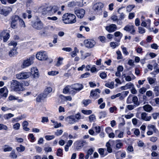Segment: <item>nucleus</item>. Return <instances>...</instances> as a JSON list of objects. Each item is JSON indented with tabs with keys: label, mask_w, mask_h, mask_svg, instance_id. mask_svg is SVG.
I'll return each instance as SVG.
<instances>
[{
	"label": "nucleus",
	"mask_w": 159,
	"mask_h": 159,
	"mask_svg": "<svg viewBox=\"0 0 159 159\" xmlns=\"http://www.w3.org/2000/svg\"><path fill=\"white\" fill-rule=\"evenodd\" d=\"M104 150L105 149L103 148H100L99 149L98 152L101 155H102L103 156H104L106 155L107 154H104Z\"/></svg>",
	"instance_id": "45"
},
{
	"label": "nucleus",
	"mask_w": 159,
	"mask_h": 159,
	"mask_svg": "<svg viewBox=\"0 0 159 159\" xmlns=\"http://www.w3.org/2000/svg\"><path fill=\"white\" fill-rule=\"evenodd\" d=\"M36 57L39 60H46L48 58V56L45 51H41L36 54Z\"/></svg>",
	"instance_id": "5"
},
{
	"label": "nucleus",
	"mask_w": 159,
	"mask_h": 159,
	"mask_svg": "<svg viewBox=\"0 0 159 159\" xmlns=\"http://www.w3.org/2000/svg\"><path fill=\"white\" fill-rule=\"evenodd\" d=\"M50 6L44 4L41 6L39 9V10L40 11L42 14L46 15L48 14L51 15Z\"/></svg>",
	"instance_id": "4"
},
{
	"label": "nucleus",
	"mask_w": 159,
	"mask_h": 159,
	"mask_svg": "<svg viewBox=\"0 0 159 159\" xmlns=\"http://www.w3.org/2000/svg\"><path fill=\"white\" fill-rule=\"evenodd\" d=\"M114 36L116 37H118V39H116L115 40L117 42H119L120 41V39L123 36V34L120 32L118 31L115 32L114 33Z\"/></svg>",
	"instance_id": "25"
},
{
	"label": "nucleus",
	"mask_w": 159,
	"mask_h": 159,
	"mask_svg": "<svg viewBox=\"0 0 159 159\" xmlns=\"http://www.w3.org/2000/svg\"><path fill=\"white\" fill-rule=\"evenodd\" d=\"M147 114L143 112L141 114V119L146 121H149L151 119V116H147Z\"/></svg>",
	"instance_id": "24"
},
{
	"label": "nucleus",
	"mask_w": 159,
	"mask_h": 159,
	"mask_svg": "<svg viewBox=\"0 0 159 159\" xmlns=\"http://www.w3.org/2000/svg\"><path fill=\"white\" fill-rule=\"evenodd\" d=\"M71 85L67 86L65 87L63 90V92L64 93H69L71 94V91H72Z\"/></svg>",
	"instance_id": "30"
},
{
	"label": "nucleus",
	"mask_w": 159,
	"mask_h": 159,
	"mask_svg": "<svg viewBox=\"0 0 159 159\" xmlns=\"http://www.w3.org/2000/svg\"><path fill=\"white\" fill-rule=\"evenodd\" d=\"M62 20L66 24H72L76 22V16L73 14L67 13L64 14L62 17Z\"/></svg>",
	"instance_id": "2"
},
{
	"label": "nucleus",
	"mask_w": 159,
	"mask_h": 159,
	"mask_svg": "<svg viewBox=\"0 0 159 159\" xmlns=\"http://www.w3.org/2000/svg\"><path fill=\"white\" fill-rule=\"evenodd\" d=\"M89 121L92 122L95 121L96 120V118L94 115L92 114L89 116Z\"/></svg>",
	"instance_id": "44"
},
{
	"label": "nucleus",
	"mask_w": 159,
	"mask_h": 159,
	"mask_svg": "<svg viewBox=\"0 0 159 159\" xmlns=\"http://www.w3.org/2000/svg\"><path fill=\"white\" fill-rule=\"evenodd\" d=\"M134 86V85L131 82H129L125 85V87L127 88V89L131 88Z\"/></svg>",
	"instance_id": "56"
},
{
	"label": "nucleus",
	"mask_w": 159,
	"mask_h": 159,
	"mask_svg": "<svg viewBox=\"0 0 159 159\" xmlns=\"http://www.w3.org/2000/svg\"><path fill=\"white\" fill-rule=\"evenodd\" d=\"M10 35L9 31L4 30L0 34V38L1 39H3L4 42H7L9 38Z\"/></svg>",
	"instance_id": "10"
},
{
	"label": "nucleus",
	"mask_w": 159,
	"mask_h": 159,
	"mask_svg": "<svg viewBox=\"0 0 159 159\" xmlns=\"http://www.w3.org/2000/svg\"><path fill=\"white\" fill-rule=\"evenodd\" d=\"M25 147L22 145H20L19 147L16 148V150L18 152H23L25 151Z\"/></svg>",
	"instance_id": "35"
},
{
	"label": "nucleus",
	"mask_w": 159,
	"mask_h": 159,
	"mask_svg": "<svg viewBox=\"0 0 159 159\" xmlns=\"http://www.w3.org/2000/svg\"><path fill=\"white\" fill-rule=\"evenodd\" d=\"M52 89L50 87L46 88L44 90V93L47 94V96L48 94L52 92Z\"/></svg>",
	"instance_id": "51"
},
{
	"label": "nucleus",
	"mask_w": 159,
	"mask_h": 159,
	"mask_svg": "<svg viewBox=\"0 0 159 159\" xmlns=\"http://www.w3.org/2000/svg\"><path fill=\"white\" fill-rule=\"evenodd\" d=\"M30 74L34 78L39 77V73L38 70L36 67H33L31 68Z\"/></svg>",
	"instance_id": "21"
},
{
	"label": "nucleus",
	"mask_w": 159,
	"mask_h": 159,
	"mask_svg": "<svg viewBox=\"0 0 159 159\" xmlns=\"http://www.w3.org/2000/svg\"><path fill=\"white\" fill-rule=\"evenodd\" d=\"M51 121L53 124L54 127L55 128H59L61 126V124L60 123H58L57 121L53 120H51Z\"/></svg>",
	"instance_id": "34"
},
{
	"label": "nucleus",
	"mask_w": 159,
	"mask_h": 159,
	"mask_svg": "<svg viewBox=\"0 0 159 159\" xmlns=\"http://www.w3.org/2000/svg\"><path fill=\"white\" fill-rule=\"evenodd\" d=\"M10 88L11 91L15 92L22 91L24 89L22 84L16 80H13L11 82Z\"/></svg>",
	"instance_id": "1"
},
{
	"label": "nucleus",
	"mask_w": 159,
	"mask_h": 159,
	"mask_svg": "<svg viewBox=\"0 0 159 159\" xmlns=\"http://www.w3.org/2000/svg\"><path fill=\"white\" fill-rule=\"evenodd\" d=\"M62 133L63 130L62 129H58L55 133V134L57 136H59L61 135L62 134Z\"/></svg>",
	"instance_id": "62"
},
{
	"label": "nucleus",
	"mask_w": 159,
	"mask_h": 159,
	"mask_svg": "<svg viewBox=\"0 0 159 159\" xmlns=\"http://www.w3.org/2000/svg\"><path fill=\"white\" fill-rule=\"evenodd\" d=\"M115 134L116 136L119 138H122L124 137V133L119 130H116L115 131Z\"/></svg>",
	"instance_id": "28"
},
{
	"label": "nucleus",
	"mask_w": 159,
	"mask_h": 159,
	"mask_svg": "<svg viewBox=\"0 0 159 159\" xmlns=\"http://www.w3.org/2000/svg\"><path fill=\"white\" fill-rule=\"evenodd\" d=\"M79 51V50L77 49V48L76 47H75L74 51L71 52L70 53L71 57H74L75 56H76L77 55V53H78Z\"/></svg>",
	"instance_id": "36"
},
{
	"label": "nucleus",
	"mask_w": 159,
	"mask_h": 159,
	"mask_svg": "<svg viewBox=\"0 0 159 159\" xmlns=\"http://www.w3.org/2000/svg\"><path fill=\"white\" fill-rule=\"evenodd\" d=\"M100 92L101 91L98 89L92 90L90 92V96L93 99L95 100L99 97Z\"/></svg>",
	"instance_id": "8"
},
{
	"label": "nucleus",
	"mask_w": 159,
	"mask_h": 159,
	"mask_svg": "<svg viewBox=\"0 0 159 159\" xmlns=\"http://www.w3.org/2000/svg\"><path fill=\"white\" fill-rule=\"evenodd\" d=\"M19 22L21 27L23 28H25V22L22 19L20 18V19H19Z\"/></svg>",
	"instance_id": "49"
},
{
	"label": "nucleus",
	"mask_w": 159,
	"mask_h": 159,
	"mask_svg": "<svg viewBox=\"0 0 159 159\" xmlns=\"http://www.w3.org/2000/svg\"><path fill=\"white\" fill-rule=\"evenodd\" d=\"M65 120L69 124H73L77 122L75 119V116L71 115L65 118Z\"/></svg>",
	"instance_id": "15"
},
{
	"label": "nucleus",
	"mask_w": 159,
	"mask_h": 159,
	"mask_svg": "<svg viewBox=\"0 0 159 159\" xmlns=\"http://www.w3.org/2000/svg\"><path fill=\"white\" fill-rule=\"evenodd\" d=\"M142 21L141 25L142 26L148 28H150L151 21L150 19H148L146 21L142 20Z\"/></svg>",
	"instance_id": "22"
},
{
	"label": "nucleus",
	"mask_w": 159,
	"mask_h": 159,
	"mask_svg": "<svg viewBox=\"0 0 159 159\" xmlns=\"http://www.w3.org/2000/svg\"><path fill=\"white\" fill-rule=\"evenodd\" d=\"M116 148L117 149H119L123 146V143L120 140H117L115 142Z\"/></svg>",
	"instance_id": "27"
},
{
	"label": "nucleus",
	"mask_w": 159,
	"mask_h": 159,
	"mask_svg": "<svg viewBox=\"0 0 159 159\" xmlns=\"http://www.w3.org/2000/svg\"><path fill=\"white\" fill-rule=\"evenodd\" d=\"M60 97L62 99L66 100L71 101L72 99L71 97L70 96H65L63 95H60Z\"/></svg>",
	"instance_id": "52"
},
{
	"label": "nucleus",
	"mask_w": 159,
	"mask_h": 159,
	"mask_svg": "<svg viewBox=\"0 0 159 159\" xmlns=\"http://www.w3.org/2000/svg\"><path fill=\"white\" fill-rule=\"evenodd\" d=\"M143 108L145 111L148 112H150L152 109V106L148 104L144 105Z\"/></svg>",
	"instance_id": "31"
},
{
	"label": "nucleus",
	"mask_w": 159,
	"mask_h": 159,
	"mask_svg": "<svg viewBox=\"0 0 159 159\" xmlns=\"http://www.w3.org/2000/svg\"><path fill=\"white\" fill-rule=\"evenodd\" d=\"M116 53L117 55V58L118 60H120L123 59V57L121 52L118 50L116 51Z\"/></svg>",
	"instance_id": "43"
},
{
	"label": "nucleus",
	"mask_w": 159,
	"mask_h": 159,
	"mask_svg": "<svg viewBox=\"0 0 159 159\" xmlns=\"http://www.w3.org/2000/svg\"><path fill=\"white\" fill-rule=\"evenodd\" d=\"M32 26L34 28L40 30L43 28V24L40 20H38L33 23Z\"/></svg>",
	"instance_id": "14"
},
{
	"label": "nucleus",
	"mask_w": 159,
	"mask_h": 159,
	"mask_svg": "<svg viewBox=\"0 0 159 159\" xmlns=\"http://www.w3.org/2000/svg\"><path fill=\"white\" fill-rule=\"evenodd\" d=\"M34 59V56H30L29 59L24 61L21 66L23 68H25L31 65L33 63V60Z\"/></svg>",
	"instance_id": "7"
},
{
	"label": "nucleus",
	"mask_w": 159,
	"mask_h": 159,
	"mask_svg": "<svg viewBox=\"0 0 159 159\" xmlns=\"http://www.w3.org/2000/svg\"><path fill=\"white\" fill-rule=\"evenodd\" d=\"M121 48L122 49L123 53L124 55L125 56H127L129 55V53L127 50V48L124 47L123 45H122L121 46Z\"/></svg>",
	"instance_id": "37"
},
{
	"label": "nucleus",
	"mask_w": 159,
	"mask_h": 159,
	"mask_svg": "<svg viewBox=\"0 0 159 159\" xmlns=\"http://www.w3.org/2000/svg\"><path fill=\"white\" fill-rule=\"evenodd\" d=\"M72 91H71V94L74 95L83 88V85L81 84H75L71 85Z\"/></svg>",
	"instance_id": "3"
},
{
	"label": "nucleus",
	"mask_w": 159,
	"mask_h": 159,
	"mask_svg": "<svg viewBox=\"0 0 159 159\" xmlns=\"http://www.w3.org/2000/svg\"><path fill=\"white\" fill-rule=\"evenodd\" d=\"M50 8L51 14L55 13L59 10L58 7L55 6H50Z\"/></svg>",
	"instance_id": "29"
},
{
	"label": "nucleus",
	"mask_w": 159,
	"mask_h": 159,
	"mask_svg": "<svg viewBox=\"0 0 159 159\" xmlns=\"http://www.w3.org/2000/svg\"><path fill=\"white\" fill-rule=\"evenodd\" d=\"M17 53L16 48H14L11 50L9 52V55L10 57L14 56L16 55Z\"/></svg>",
	"instance_id": "33"
},
{
	"label": "nucleus",
	"mask_w": 159,
	"mask_h": 159,
	"mask_svg": "<svg viewBox=\"0 0 159 159\" xmlns=\"http://www.w3.org/2000/svg\"><path fill=\"white\" fill-rule=\"evenodd\" d=\"M91 102V100L89 99L84 100H83L82 102L85 106L88 105Z\"/></svg>",
	"instance_id": "55"
},
{
	"label": "nucleus",
	"mask_w": 159,
	"mask_h": 159,
	"mask_svg": "<svg viewBox=\"0 0 159 159\" xmlns=\"http://www.w3.org/2000/svg\"><path fill=\"white\" fill-rule=\"evenodd\" d=\"M110 44L111 47L112 49H114L118 46L120 45V44L116 42H111L110 43Z\"/></svg>",
	"instance_id": "38"
},
{
	"label": "nucleus",
	"mask_w": 159,
	"mask_h": 159,
	"mask_svg": "<svg viewBox=\"0 0 159 159\" xmlns=\"http://www.w3.org/2000/svg\"><path fill=\"white\" fill-rule=\"evenodd\" d=\"M85 143V141L82 140H77L74 143V144L77 150H79L82 148L84 145V143Z\"/></svg>",
	"instance_id": "19"
},
{
	"label": "nucleus",
	"mask_w": 159,
	"mask_h": 159,
	"mask_svg": "<svg viewBox=\"0 0 159 159\" xmlns=\"http://www.w3.org/2000/svg\"><path fill=\"white\" fill-rule=\"evenodd\" d=\"M63 58L62 57H59L58 58L56 66H59L62 64V61Z\"/></svg>",
	"instance_id": "39"
},
{
	"label": "nucleus",
	"mask_w": 159,
	"mask_h": 159,
	"mask_svg": "<svg viewBox=\"0 0 159 159\" xmlns=\"http://www.w3.org/2000/svg\"><path fill=\"white\" fill-rule=\"evenodd\" d=\"M128 75H126L125 73H123L122 75V78H125L126 81L129 82L136 78L135 76L130 71L128 73Z\"/></svg>",
	"instance_id": "9"
},
{
	"label": "nucleus",
	"mask_w": 159,
	"mask_h": 159,
	"mask_svg": "<svg viewBox=\"0 0 159 159\" xmlns=\"http://www.w3.org/2000/svg\"><path fill=\"white\" fill-rule=\"evenodd\" d=\"M75 14L78 18H82L85 14V11L83 9H77L75 11Z\"/></svg>",
	"instance_id": "17"
},
{
	"label": "nucleus",
	"mask_w": 159,
	"mask_h": 159,
	"mask_svg": "<svg viewBox=\"0 0 159 159\" xmlns=\"http://www.w3.org/2000/svg\"><path fill=\"white\" fill-rule=\"evenodd\" d=\"M105 29L108 32L112 33L116 31L117 29V27L115 24H111L106 26Z\"/></svg>",
	"instance_id": "18"
},
{
	"label": "nucleus",
	"mask_w": 159,
	"mask_h": 159,
	"mask_svg": "<svg viewBox=\"0 0 159 159\" xmlns=\"http://www.w3.org/2000/svg\"><path fill=\"white\" fill-rule=\"evenodd\" d=\"M134 6L133 5L128 6L126 7V10L128 12L130 11L134 7Z\"/></svg>",
	"instance_id": "59"
},
{
	"label": "nucleus",
	"mask_w": 159,
	"mask_h": 159,
	"mask_svg": "<svg viewBox=\"0 0 159 159\" xmlns=\"http://www.w3.org/2000/svg\"><path fill=\"white\" fill-rule=\"evenodd\" d=\"M100 77L102 79H104L107 77L106 73L104 72H102L100 73Z\"/></svg>",
	"instance_id": "60"
},
{
	"label": "nucleus",
	"mask_w": 159,
	"mask_h": 159,
	"mask_svg": "<svg viewBox=\"0 0 159 159\" xmlns=\"http://www.w3.org/2000/svg\"><path fill=\"white\" fill-rule=\"evenodd\" d=\"M138 32L140 34H143L145 32L146 30L143 27L140 26L138 27Z\"/></svg>",
	"instance_id": "47"
},
{
	"label": "nucleus",
	"mask_w": 159,
	"mask_h": 159,
	"mask_svg": "<svg viewBox=\"0 0 159 159\" xmlns=\"http://www.w3.org/2000/svg\"><path fill=\"white\" fill-rule=\"evenodd\" d=\"M47 97V94L44 93H41L38 95L36 98V100L37 102H40L41 100H43L44 98Z\"/></svg>",
	"instance_id": "26"
},
{
	"label": "nucleus",
	"mask_w": 159,
	"mask_h": 159,
	"mask_svg": "<svg viewBox=\"0 0 159 159\" xmlns=\"http://www.w3.org/2000/svg\"><path fill=\"white\" fill-rule=\"evenodd\" d=\"M105 86L106 87L112 89L114 87V82L113 81H111V82L107 83L105 84Z\"/></svg>",
	"instance_id": "32"
},
{
	"label": "nucleus",
	"mask_w": 159,
	"mask_h": 159,
	"mask_svg": "<svg viewBox=\"0 0 159 159\" xmlns=\"http://www.w3.org/2000/svg\"><path fill=\"white\" fill-rule=\"evenodd\" d=\"M20 127V124L19 123H17L13 125V128L16 130H18L19 129Z\"/></svg>",
	"instance_id": "50"
},
{
	"label": "nucleus",
	"mask_w": 159,
	"mask_h": 159,
	"mask_svg": "<svg viewBox=\"0 0 159 159\" xmlns=\"http://www.w3.org/2000/svg\"><path fill=\"white\" fill-rule=\"evenodd\" d=\"M18 97H16L13 95H10L8 97V99L10 101H12L18 99Z\"/></svg>",
	"instance_id": "63"
},
{
	"label": "nucleus",
	"mask_w": 159,
	"mask_h": 159,
	"mask_svg": "<svg viewBox=\"0 0 159 159\" xmlns=\"http://www.w3.org/2000/svg\"><path fill=\"white\" fill-rule=\"evenodd\" d=\"M30 74L29 72H20L16 75V78L19 80L25 79L30 77Z\"/></svg>",
	"instance_id": "11"
},
{
	"label": "nucleus",
	"mask_w": 159,
	"mask_h": 159,
	"mask_svg": "<svg viewBox=\"0 0 159 159\" xmlns=\"http://www.w3.org/2000/svg\"><path fill=\"white\" fill-rule=\"evenodd\" d=\"M147 89L145 87H142L139 89V92L140 93L143 94L145 92Z\"/></svg>",
	"instance_id": "58"
},
{
	"label": "nucleus",
	"mask_w": 159,
	"mask_h": 159,
	"mask_svg": "<svg viewBox=\"0 0 159 159\" xmlns=\"http://www.w3.org/2000/svg\"><path fill=\"white\" fill-rule=\"evenodd\" d=\"M106 146L107 148V152L109 153L112 152V149L111 147V144L109 142L107 143Z\"/></svg>",
	"instance_id": "42"
},
{
	"label": "nucleus",
	"mask_w": 159,
	"mask_h": 159,
	"mask_svg": "<svg viewBox=\"0 0 159 159\" xmlns=\"http://www.w3.org/2000/svg\"><path fill=\"white\" fill-rule=\"evenodd\" d=\"M7 127L6 125L2 124H0V130L4 129L5 130H7Z\"/></svg>",
	"instance_id": "61"
},
{
	"label": "nucleus",
	"mask_w": 159,
	"mask_h": 159,
	"mask_svg": "<svg viewBox=\"0 0 159 159\" xmlns=\"http://www.w3.org/2000/svg\"><path fill=\"white\" fill-rule=\"evenodd\" d=\"M59 72L56 71H51L48 72V75L51 76H54L57 75Z\"/></svg>",
	"instance_id": "46"
},
{
	"label": "nucleus",
	"mask_w": 159,
	"mask_h": 159,
	"mask_svg": "<svg viewBox=\"0 0 159 159\" xmlns=\"http://www.w3.org/2000/svg\"><path fill=\"white\" fill-rule=\"evenodd\" d=\"M84 43L85 47L88 48H93L95 44L94 40L90 39L85 40Z\"/></svg>",
	"instance_id": "13"
},
{
	"label": "nucleus",
	"mask_w": 159,
	"mask_h": 159,
	"mask_svg": "<svg viewBox=\"0 0 159 159\" xmlns=\"http://www.w3.org/2000/svg\"><path fill=\"white\" fill-rule=\"evenodd\" d=\"M155 80V79H153L151 77H148L147 78V80L150 84H152L154 83Z\"/></svg>",
	"instance_id": "48"
},
{
	"label": "nucleus",
	"mask_w": 159,
	"mask_h": 159,
	"mask_svg": "<svg viewBox=\"0 0 159 159\" xmlns=\"http://www.w3.org/2000/svg\"><path fill=\"white\" fill-rule=\"evenodd\" d=\"M10 157L11 158L15 159L17 158V156L15 152L14 151H12L10 154Z\"/></svg>",
	"instance_id": "53"
},
{
	"label": "nucleus",
	"mask_w": 159,
	"mask_h": 159,
	"mask_svg": "<svg viewBox=\"0 0 159 159\" xmlns=\"http://www.w3.org/2000/svg\"><path fill=\"white\" fill-rule=\"evenodd\" d=\"M100 118L105 117L107 115V113L105 111H102L100 113Z\"/></svg>",
	"instance_id": "64"
},
{
	"label": "nucleus",
	"mask_w": 159,
	"mask_h": 159,
	"mask_svg": "<svg viewBox=\"0 0 159 159\" xmlns=\"http://www.w3.org/2000/svg\"><path fill=\"white\" fill-rule=\"evenodd\" d=\"M124 30L132 34H134L135 32L134 26L130 24H128L126 25L123 29Z\"/></svg>",
	"instance_id": "12"
},
{
	"label": "nucleus",
	"mask_w": 159,
	"mask_h": 159,
	"mask_svg": "<svg viewBox=\"0 0 159 159\" xmlns=\"http://www.w3.org/2000/svg\"><path fill=\"white\" fill-rule=\"evenodd\" d=\"M147 129L148 130L147 134L148 135H151L153 134V133H157L158 132V129L156 128V125L151 124H149L147 126Z\"/></svg>",
	"instance_id": "6"
},
{
	"label": "nucleus",
	"mask_w": 159,
	"mask_h": 159,
	"mask_svg": "<svg viewBox=\"0 0 159 159\" xmlns=\"http://www.w3.org/2000/svg\"><path fill=\"white\" fill-rule=\"evenodd\" d=\"M81 112L84 114L87 115L90 114L92 113V111L91 110H82L81 111Z\"/></svg>",
	"instance_id": "54"
},
{
	"label": "nucleus",
	"mask_w": 159,
	"mask_h": 159,
	"mask_svg": "<svg viewBox=\"0 0 159 159\" xmlns=\"http://www.w3.org/2000/svg\"><path fill=\"white\" fill-rule=\"evenodd\" d=\"M12 149V148L7 145H5L3 147V151L4 152L10 151Z\"/></svg>",
	"instance_id": "40"
},
{
	"label": "nucleus",
	"mask_w": 159,
	"mask_h": 159,
	"mask_svg": "<svg viewBox=\"0 0 159 159\" xmlns=\"http://www.w3.org/2000/svg\"><path fill=\"white\" fill-rule=\"evenodd\" d=\"M8 92V90L6 86H4L3 88H1L0 89V94L3 93L2 96L4 97L5 98L7 97Z\"/></svg>",
	"instance_id": "23"
},
{
	"label": "nucleus",
	"mask_w": 159,
	"mask_h": 159,
	"mask_svg": "<svg viewBox=\"0 0 159 159\" xmlns=\"http://www.w3.org/2000/svg\"><path fill=\"white\" fill-rule=\"evenodd\" d=\"M145 80V79L143 80H138V83L139 85H137V87L138 88H140V85H143L144 83Z\"/></svg>",
	"instance_id": "57"
},
{
	"label": "nucleus",
	"mask_w": 159,
	"mask_h": 159,
	"mask_svg": "<svg viewBox=\"0 0 159 159\" xmlns=\"http://www.w3.org/2000/svg\"><path fill=\"white\" fill-rule=\"evenodd\" d=\"M103 6V4L102 3L97 2L93 5V9L95 11H99L101 10Z\"/></svg>",
	"instance_id": "20"
},
{
	"label": "nucleus",
	"mask_w": 159,
	"mask_h": 159,
	"mask_svg": "<svg viewBox=\"0 0 159 159\" xmlns=\"http://www.w3.org/2000/svg\"><path fill=\"white\" fill-rule=\"evenodd\" d=\"M14 116V115L13 114L11 113H9L5 114L4 115V117L5 119L8 120L13 117Z\"/></svg>",
	"instance_id": "41"
},
{
	"label": "nucleus",
	"mask_w": 159,
	"mask_h": 159,
	"mask_svg": "<svg viewBox=\"0 0 159 159\" xmlns=\"http://www.w3.org/2000/svg\"><path fill=\"white\" fill-rule=\"evenodd\" d=\"M12 10L9 7H5L0 9V14L7 16Z\"/></svg>",
	"instance_id": "16"
}]
</instances>
